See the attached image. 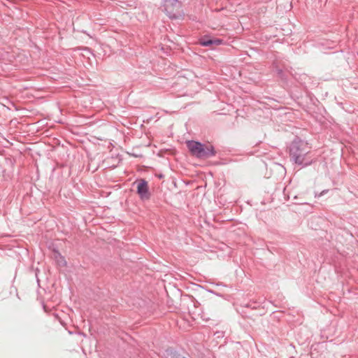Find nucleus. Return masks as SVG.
I'll return each instance as SVG.
<instances>
[{"label":"nucleus","mask_w":358,"mask_h":358,"mask_svg":"<svg viewBox=\"0 0 358 358\" xmlns=\"http://www.w3.org/2000/svg\"><path fill=\"white\" fill-rule=\"evenodd\" d=\"M310 148L306 141L296 136L289 148L290 160L301 167L312 164L313 158L311 156Z\"/></svg>","instance_id":"obj_1"},{"label":"nucleus","mask_w":358,"mask_h":358,"mask_svg":"<svg viewBox=\"0 0 358 358\" xmlns=\"http://www.w3.org/2000/svg\"><path fill=\"white\" fill-rule=\"evenodd\" d=\"M187 147L190 154L198 159H208L216 155L212 145H206L197 141H187Z\"/></svg>","instance_id":"obj_2"},{"label":"nucleus","mask_w":358,"mask_h":358,"mask_svg":"<svg viewBox=\"0 0 358 358\" xmlns=\"http://www.w3.org/2000/svg\"><path fill=\"white\" fill-rule=\"evenodd\" d=\"M162 7L170 19L176 20L180 17L182 3L178 0H162Z\"/></svg>","instance_id":"obj_3"},{"label":"nucleus","mask_w":358,"mask_h":358,"mask_svg":"<svg viewBox=\"0 0 358 358\" xmlns=\"http://www.w3.org/2000/svg\"><path fill=\"white\" fill-rule=\"evenodd\" d=\"M137 194L143 201L148 200L150 198L148 181L145 179H141L137 185Z\"/></svg>","instance_id":"obj_4"},{"label":"nucleus","mask_w":358,"mask_h":358,"mask_svg":"<svg viewBox=\"0 0 358 358\" xmlns=\"http://www.w3.org/2000/svg\"><path fill=\"white\" fill-rule=\"evenodd\" d=\"M224 43V40L221 38H211L208 36H204L199 40V44L203 47H210L212 45H220Z\"/></svg>","instance_id":"obj_5"},{"label":"nucleus","mask_w":358,"mask_h":358,"mask_svg":"<svg viewBox=\"0 0 358 358\" xmlns=\"http://www.w3.org/2000/svg\"><path fill=\"white\" fill-rule=\"evenodd\" d=\"M275 71L279 78H280L283 81L287 80L286 73L283 71L282 69L275 67Z\"/></svg>","instance_id":"obj_6"},{"label":"nucleus","mask_w":358,"mask_h":358,"mask_svg":"<svg viewBox=\"0 0 358 358\" xmlns=\"http://www.w3.org/2000/svg\"><path fill=\"white\" fill-rule=\"evenodd\" d=\"M262 304V302L260 301H250L246 304V307L250 308L252 309H257L259 308Z\"/></svg>","instance_id":"obj_7"},{"label":"nucleus","mask_w":358,"mask_h":358,"mask_svg":"<svg viewBox=\"0 0 358 358\" xmlns=\"http://www.w3.org/2000/svg\"><path fill=\"white\" fill-rule=\"evenodd\" d=\"M170 358H183L184 357H181L179 353L177 352H171L169 354Z\"/></svg>","instance_id":"obj_8"},{"label":"nucleus","mask_w":358,"mask_h":358,"mask_svg":"<svg viewBox=\"0 0 358 358\" xmlns=\"http://www.w3.org/2000/svg\"><path fill=\"white\" fill-rule=\"evenodd\" d=\"M58 256L59 257V259H58V263L59 264H63V265L66 264V261H65L64 257L60 255V253H58Z\"/></svg>","instance_id":"obj_9"},{"label":"nucleus","mask_w":358,"mask_h":358,"mask_svg":"<svg viewBox=\"0 0 358 358\" xmlns=\"http://www.w3.org/2000/svg\"><path fill=\"white\" fill-rule=\"evenodd\" d=\"M327 192H328L327 189L322 191L318 196H322L324 195Z\"/></svg>","instance_id":"obj_10"},{"label":"nucleus","mask_w":358,"mask_h":358,"mask_svg":"<svg viewBox=\"0 0 358 358\" xmlns=\"http://www.w3.org/2000/svg\"><path fill=\"white\" fill-rule=\"evenodd\" d=\"M183 358H186V357H183Z\"/></svg>","instance_id":"obj_11"}]
</instances>
